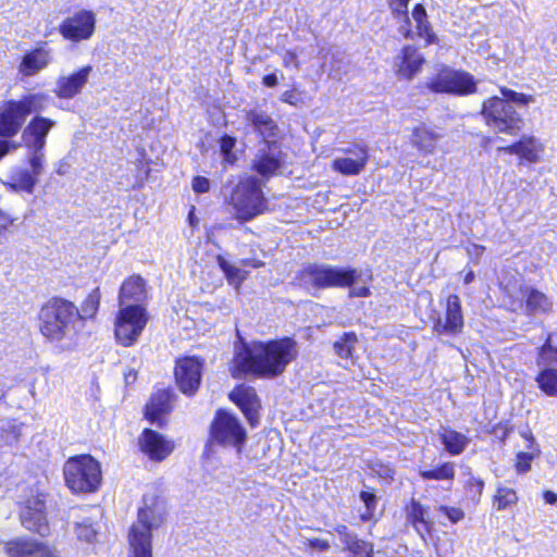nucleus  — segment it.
<instances>
[{
	"label": "nucleus",
	"instance_id": "17",
	"mask_svg": "<svg viewBox=\"0 0 557 557\" xmlns=\"http://www.w3.org/2000/svg\"><path fill=\"white\" fill-rule=\"evenodd\" d=\"M9 557H59L55 548L30 537H17L7 543Z\"/></svg>",
	"mask_w": 557,
	"mask_h": 557
},
{
	"label": "nucleus",
	"instance_id": "29",
	"mask_svg": "<svg viewBox=\"0 0 557 557\" xmlns=\"http://www.w3.org/2000/svg\"><path fill=\"white\" fill-rule=\"evenodd\" d=\"M246 120L263 139L276 136L277 125L268 113L259 110H251L247 112Z\"/></svg>",
	"mask_w": 557,
	"mask_h": 557
},
{
	"label": "nucleus",
	"instance_id": "57",
	"mask_svg": "<svg viewBox=\"0 0 557 557\" xmlns=\"http://www.w3.org/2000/svg\"><path fill=\"white\" fill-rule=\"evenodd\" d=\"M283 65L285 67L293 65L295 69L299 70L300 63L297 59V54L290 50L285 51V53L283 54Z\"/></svg>",
	"mask_w": 557,
	"mask_h": 557
},
{
	"label": "nucleus",
	"instance_id": "12",
	"mask_svg": "<svg viewBox=\"0 0 557 557\" xmlns=\"http://www.w3.org/2000/svg\"><path fill=\"white\" fill-rule=\"evenodd\" d=\"M475 86L476 83L471 74L449 67H443L426 83V87L433 92L454 94L458 96L473 94Z\"/></svg>",
	"mask_w": 557,
	"mask_h": 557
},
{
	"label": "nucleus",
	"instance_id": "36",
	"mask_svg": "<svg viewBox=\"0 0 557 557\" xmlns=\"http://www.w3.org/2000/svg\"><path fill=\"white\" fill-rule=\"evenodd\" d=\"M518 502L517 492L503 484H498L496 487V493L493 498V506L496 510L502 511L505 510Z\"/></svg>",
	"mask_w": 557,
	"mask_h": 557
},
{
	"label": "nucleus",
	"instance_id": "39",
	"mask_svg": "<svg viewBox=\"0 0 557 557\" xmlns=\"http://www.w3.org/2000/svg\"><path fill=\"white\" fill-rule=\"evenodd\" d=\"M536 364L540 368L557 366V348L552 346V336L548 335L543 346L539 349Z\"/></svg>",
	"mask_w": 557,
	"mask_h": 557
},
{
	"label": "nucleus",
	"instance_id": "35",
	"mask_svg": "<svg viewBox=\"0 0 557 557\" xmlns=\"http://www.w3.org/2000/svg\"><path fill=\"white\" fill-rule=\"evenodd\" d=\"M535 381L541 391L547 396L557 397V369L552 367L542 368Z\"/></svg>",
	"mask_w": 557,
	"mask_h": 557
},
{
	"label": "nucleus",
	"instance_id": "44",
	"mask_svg": "<svg viewBox=\"0 0 557 557\" xmlns=\"http://www.w3.org/2000/svg\"><path fill=\"white\" fill-rule=\"evenodd\" d=\"M360 499L364 504V511L360 513V519L362 521H369L373 518L376 505H377V498L376 496L368 491H362L360 493Z\"/></svg>",
	"mask_w": 557,
	"mask_h": 557
},
{
	"label": "nucleus",
	"instance_id": "23",
	"mask_svg": "<svg viewBox=\"0 0 557 557\" xmlns=\"http://www.w3.org/2000/svg\"><path fill=\"white\" fill-rule=\"evenodd\" d=\"M498 150L510 154H517L522 160L530 163H537L542 159L544 145L539 138L524 135L517 143L507 147H502Z\"/></svg>",
	"mask_w": 557,
	"mask_h": 557
},
{
	"label": "nucleus",
	"instance_id": "2",
	"mask_svg": "<svg viewBox=\"0 0 557 557\" xmlns=\"http://www.w3.org/2000/svg\"><path fill=\"white\" fill-rule=\"evenodd\" d=\"M38 326L49 342L71 348L82 327L81 313L73 302L55 298L41 307Z\"/></svg>",
	"mask_w": 557,
	"mask_h": 557
},
{
	"label": "nucleus",
	"instance_id": "50",
	"mask_svg": "<svg viewBox=\"0 0 557 557\" xmlns=\"http://www.w3.org/2000/svg\"><path fill=\"white\" fill-rule=\"evenodd\" d=\"M29 154V164L32 168V172L37 178L42 173V163L45 159V154L42 150L28 149Z\"/></svg>",
	"mask_w": 557,
	"mask_h": 557
},
{
	"label": "nucleus",
	"instance_id": "43",
	"mask_svg": "<svg viewBox=\"0 0 557 557\" xmlns=\"http://www.w3.org/2000/svg\"><path fill=\"white\" fill-rule=\"evenodd\" d=\"M74 532L79 541H84L86 543H92L97 536V530L89 518H84L82 521H77L75 523Z\"/></svg>",
	"mask_w": 557,
	"mask_h": 557
},
{
	"label": "nucleus",
	"instance_id": "38",
	"mask_svg": "<svg viewBox=\"0 0 557 557\" xmlns=\"http://www.w3.org/2000/svg\"><path fill=\"white\" fill-rule=\"evenodd\" d=\"M101 299V293L99 287L94 288L86 299L83 301L81 309H78L81 313V322L85 319L94 318L98 311L99 304ZM83 324L81 323V326Z\"/></svg>",
	"mask_w": 557,
	"mask_h": 557
},
{
	"label": "nucleus",
	"instance_id": "27",
	"mask_svg": "<svg viewBox=\"0 0 557 557\" xmlns=\"http://www.w3.org/2000/svg\"><path fill=\"white\" fill-rule=\"evenodd\" d=\"M172 394L169 389H159L156 392L146 406V418L152 422H159L161 416L168 413L171 409Z\"/></svg>",
	"mask_w": 557,
	"mask_h": 557
},
{
	"label": "nucleus",
	"instance_id": "18",
	"mask_svg": "<svg viewBox=\"0 0 557 557\" xmlns=\"http://www.w3.org/2000/svg\"><path fill=\"white\" fill-rule=\"evenodd\" d=\"M140 450L152 461H162L174 450V443L157 431L145 429L138 441Z\"/></svg>",
	"mask_w": 557,
	"mask_h": 557
},
{
	"label": "nucleus",
	"instance_id": "46",
	"mask_svg": "<svg viewBox=\"0 0 557 557\" xmlns=\"http://www.w3.org/2000/svg\"><path fill=\"white\" fill-rule=\"evenodd\" d=\"M336 532L341 536L342 542L348 549H355L356 547H363L368 550V543L358 540L354 534L349 533L347 527L338 525Z\"/></svg>",
	"mask_w": 557,
	"mask_h": 557
},
{
	"label": "nucleus",
	"instance_id": "10",
	"mask_svg": "<svg viewBox=\"0 0 557 557\" xmlns=\"http://www.w3.org/2000/svg\"><path fill=\"white\" fill-rule=\"evenodd\" d=\"M148 317L140 305L120 307L114 322V334L119 344L124 347L133 346L143 333Z\"/></svg>",
	"mask_w": 557,
	"mask_h": 557
},
{
	"label": "nucleus",
	"instance_id": "15",
	"mask_svg": "<svg viewBox=\"0 0 557 557\" xmlns=\"http://www.w3.org/2000/svg\"><path fill=\"white\" fill-rule=\"evenodd\" d=\"M96 15L91 11L81 10L64 18L59 26L63 38L78 42L88 40L95 33Z\"/></svg>",
	"mask_w": 557,
	"mask_h": 557
},
{
	"label": "nucleus",
	"instance_id": "42",
	"mask_svg": "<svg viewBox=\"0 0 557 557\" xmlns=\"http://www.w3.org/2000/svg\"><path fill=\"white\" fill-rule=\"evenodd\" d=\"M420 475L425 480H453L455 467L451 462H445L433 470H421Z\"/></svg>",
	"mask_w": 557,
	"mask_h": 557
},
{
	"label": "nucleus",
	"instance_id": "28",
	"mask_svg": "<svg viewBox=\"0 0 557 557\" xmlns=\"http://www.w3.org/2000/svg\"><path fill=\"white\" fill-rule=\"evenodd\" d=\"M424 59L414 47L407 46L403 49L400 63L398 64V74L407 79L412 78L421 69Z\"/></svg>",
	"mask_w": 557,
	"mask_h": 557
},
{
	"label": "nucleus",
	"instance_id": "54",
	"mask_svg": "<svg viewBox=\"0 0 557 557\" xmlns=\"http://www.w3.org/2000/svg\"><path fill=\"white\" fill-rule=\"evenodd\" d=\"M442 511L453 523H457L465 518V512L458 507L441 506Z\"/></svg>",
	"mask_w": 557,
	"mask_h": 557
},
{
	"label": "nucleus",
	"instance_id": "30",
	"mask_svg": "<svg viewBox=\"0 0 557 557\" xmlns=\"http://www.w3.org/2000/svg\"><path fill=\"white\" fill-rule=\"evenodd\" d=\"M37 184V177L25 169L14 170L7 185L15 191H27L33 193L35 185Z\"/></svg>",
	"mask_w": 557,
	"mask_h": 557
},
{
	"label": "nucleus",
	"instance_id": "41",
	"mask_svg": "<svg viewBox=\"0 0 557 557\" xmlns=\"http://www.w3.org/2000/svg\"><path fill=\"white\" fill-rule=\"evenodd\" d=\"M218 263L221 270L224 272L230 284L236 287L247 277V272L231 264L223 257H218Z\"/></svg>",
	"mask_w": 557,
	"mask_h": 557
},
{
	"label": "nucleus",
	"instance_id": "9",
	"mask_svg": "<svg viewBox=\"0 0 557 557\" xmlns=\"http://www.w3.org/2000/svg\"><path fill=\"white\" fill-rule=\"evenodd\" d=\"M482 115L486 124L498 133L513 135L521 128L520 115L504 98L494 96L484 101Z\"/></svg>",
	"mask_w": 557,
	"mask_h": 557
},
{
	"label": "nucleus",
	"instance_id": "62",
	"mask_svg": "<svg viewBox=\"0 0 557 557\" xmlns=\"http://www.w3.org/2000/svg\"><path fill=\"white\" fill-rule=\"evenodd\" d=\"M277 82H278V79L275 74H269L262 78V83L267 87H274L277 85Z\"/></svg>",
	"mask_w": 557,
	"mask_h": 557
},
{
	"label": "nucleus",
	"instance_id": "48",
	"mask_svg": "<svg viewBox=\"0 0 557 557\" xmlns=\"http://www.w3.org/2000/svg\"><path fill=\"white\" fill-rule=\"evenodd\" d=\"M336 532L341 536L342 542L348 549H355L356 547H363L368 550V543L358 540L354 534L349 533L347 527L338 525Z\"/></svg>",
	"mask_w": 557,
	"mask_h": 557
},
{
	"label": "nucleus",
	"instance_id": "7",
	"mask_svg": "<svg viewBox=\"0 0 557 557\" xmlns=\"http://www.w3.org/2000/svg\"><path fill=\"white\" fill-rule=\"evenodd\" d=\"M230 205L240 221H249L263 213L265 199L259 180L252 176L240 180L232 193Z\"/></svg>",
	"mask_w": 557,
	"mask_h": 557
},
{
	"label": "nucleus",
	"instance_id": "5",
	"mask_svg": "<svg viewBox=\"0 0 557 557\" xmlns=\"http://www.w3.org/2000/svg\"><path fill=\"white\" fill-rule=\"evenodd\" d=\"M47 96L28 94L18 100H9L0 107V137H14L32 113L46 108Z\"/></svg>",
	"mask_w": 557,
	"mask_h": 557
},
{
	"label": "nucleus",
	"instance_id": "11",
	"mask_svg": "<svg viewBox=\"0 0 557 557\" xmlns=\"http://www.w3.org/2000/svg\"><path fill=\"white\" fill-rule=\"evenodd\" d=\"M211 437L218 444L234 447L240 453L246 441V431L234 414L219 410L211 424Z\"/></svg>",
	"mask_w": 557,
	"mask_h": 557
},
{
	"label": "nucleus",
	"instance_id": "45",
	"mask_svg": "<svg viewBox=\"0 0 557 557\" xmlns=\"http://www.w3.org/2000/svg\"><path fill=\"white\" fill-rule=\"evenodd\" d=\"M336 532L341 536L342 542L348 549H355L356 547H363L368 550V543L358 540L354 534L349 533L347 527L338 525Z\"/></svg>",
	"mask_w": 557,
	"mask_h": 557
},
{
	"label": "nucleus",
	"instance_id": "13",
	"mask_svg": "<svg viewBox=\"0 0 557 557\" xmlns=\"http://www.w3.org/2000/svg\"><path fill=\"white\" fill-rule=\"evenodd\" d=\"M48 497L45 493L32 495L25 500L20 512L23 527L40 536H48L50 534V527L47 520Z\"/></svg>",
	"mask_w": 557,
	"mask_h": 557
},
{
	"label": "nucleus",
	"instance_id": "14",
	"mask_svg": "<svg viewBox=\"0 0 557 557\" xmlns=\"http://www.w3.org/2000/svg\"><path fill=\"white\" fill-rule=\"evenodd\" d=\"M433 333L438 336H457L462 333L465 319L461 301L457 295H449L446 298L445 311L443 315L437 314L432 318Z\"/></svg>",
	"mask_w": 557,
	"mask_h": 557
},
{
	"label": "nucleus",
	"instance_id": "1",
	"mask_svg": "<svg viewBox=\"0 0 557 557\" xmlns=\"http://www.w3.org/2000/svg\"><path fill=\"white\" fill-rule=\"evenodd\" d=\"M297 355V343L289 337L256 343L252 347H245L236 352L231 371L235 377L245 373L273 377L283 373Z\"/></svg>",
	"mask_w": 557,
	"mask_h": 557
},
{
	"label": "nucleus",
	"instance_id": "40",
	"mask_svg": "<svg viewBox=\"0 0 557 557\" xmlns=\"http://www.w3.org/2000/svg\"><path fill=\"white\" fill-rule=\"evenodd\" d=\"M410 0H387L389 9L392 10L395 16L404 17L405 24L400 26L399 32L406 37L409 38L411 35V29L409 26V17H408V3Z\"/></svg>",
	"mask_w": 557,
	"mask_h": 557
},
{
	"label": "nucleus",
	"instance_id": "34",
	"mask_svg": "<svg viewBox=\"0 0 557 557\" xmlns=\"http://www.w3.org/2000/svg\"><path fill=\"white\" fill-rule=\"evenodd\" d=\"M412 18L416 22L418 35L424 38L426 44H433L435 41V34L432 32L431 26L428 22L425 9L422 4H417L412 10Z\"/></svg>",
	"mask_w": 557,
	"mask_h": 557
},
{
	"label": "nucleus",
	"instance_id": "55",
	"mask_svg": "<svg viewBox=\"0 0 557 557\" xmlns=\"http://www.w3.org/2000/svg\"><path fill=\"white\" fill-rule=\"evenodd\" d=\"M235 146V139L230 136H224L221 138L220 148L221 152L224 154L225 160L227 162H232L234 156L232 154V150Z\"/></svg>",
	"mask_w": 557,
	"mask_h": 557
},
{
	"label": "nucleus",
	"instance_id": "60",
	"mask_svg": "<svg viewBox=\"0 0 557 557\" xmlns=\"http://www.w3.org/2000/svg\"><path fill=\"white\" fill-rule=\"evenodd\" d=\"M18 145L7 141V140H0V160L10 151V149H15Z\"/></svg>",
	"mask_w": 557,
	"mask_h": 557
},
{
	"label": "nucleus",
	"instance_id": "59",
	"mask_svg": "<svg viewBox=\"0 0 557 557\" xmlns=\"http://www.w3.org/2000/svg\"><path fill=\"white\" fill-rule=\"evenodd\" d=\"M370 295L369 288L366 286L352 287L349 292L350 297H367Z\"/></svg>",
	"mask_w": 557,
	"mask_h": 557
},
{
	"label": "nucleus",
	"instance_id": "51",
	"mask_svg": "<svg viewBox=\"0 0 557 557\" xmlns=\"http://www.w3.org/2000/svg\"><path fill=\"white\" fill-rule=\"evenodd\" d=\"M500 94L503 96V98L511 101V102H515L517 104H528L530 102L533 101V97L532 96H529V95H525V94H520V92H517L515 90H511L509 88H506V87H502L500 88Z\"/></svg>",
	"mask_w": 557,
	"mask_h": 557
},
{
	"label": "nucleus",
	"instance_id": "16",
	"mask_svg": "<svg viewBox=\"0 0 557 557\" xmlns=\"http://www.w3.org/2000/svg\"><path fill=\"white\" fill-rule=\"evenodd\" d=\"M202 362L195 357L180 359L175 367V380L186 395H193L199 387L201 381Z\"/></svg>",
	"mask_w": 557,
	"mask_h": 557
},
{
	"label": "nucleus",
	"instance_id": "4",
	"mask_svg": "<svg viewBox=\"0 0 557 557\" xmlns=\"http://www.w3.org/2000/svg\"><path fill=\"white\" fill-rule=\"evenodd\" d=\"M63 476L72 493H94L102 481L101 466L90 455L74 456L64 462Z\"/></svg>",
	"mask_w": 557,
	"mask_h": 557
},
{
	"label": "nucleus",
	"instance_id": "25",
	"mask_svg": "<svg viewBox=\"0 0 557 557\" xmlns=\"http://www.w3.org/2000/svg\"><path fill=\"white\" fill-rule=\"evenodd\" d=\"M50 62L51 50L39 47L24 55L18 70L24 76H33L47 67Z\"/></svg>",
	"mask_w": 557,
	"mask_h": 557
},
{
	"label": "nucleus",
	"instance_id": "22",
	"mask_svg": "<svg viewBox=\"0 0 557 557\" xmlns=\"http://www.w3.org/2000/svg\"><path fill=\"white\" fill-rule=\"evenodd\" d=\"M230 398L242 409L251 426L259 421L260 400L255 388L250 386H238L231 394Z\"/></svg>",
	"mask_w": 557,
	"mask_h": 557
},
{
	"label": "nucleus",
	"instance_id": "63",
	"mask_svg": "<svg viewBox=\"0 0 557 557\" xmlns=\"http://www.w3.org/2000/svg\"><path fill=\"white\" fill-rule=\"evenodd\" d=\"M350 550L359 557H370L372 553V546L368 544V550H366L363 547H356L355 549Z\"/></svg>",
	"mask_w": 557,
	"mask_h": 557
},
{
	"label": "nucleus",
	"instance_id": "56",
	"mask_svg": "<svg viewBox=\"0 0 557 557\" xmlns=\"http://www.w3.org/2000/svg\"><path fill=\"white\" fill-rule=\"evenodd\" d=\"M210 188V182L208 178L203 176H196L193 180V189L195 193L203 194L207 193Z\"/></svg>",
	"mask_w": 557,
	"mask_h": 557
},
{
	"label": "nucleus",
	"instance_id": "33",
	"mask_svg": "<svg viewBox=\"0 0 557 557\" xmlns=\"http://www.w3.org/2000/svg\"><path fill=\"white\" fill-rule=\"evenodd\" d=\"M438 135L430 132L425 127H417L412 132L411 141L421 151L432 153L436 147Z\"/></svg>",
	"mask_w": 557,
	"mask_h": 557
},
{
	"label": "nucleus",
	"instance_id": "58",
	"mask_svg": "<svg viewBox=\"0 0 557 557\" xmlns=\"http://www.w3.org/2000/svg\"><path fill=\"white\" fill-rule=\"evenodd\" d=\"M281 101L286 102L292 106H297L300 101L299 97L295 92V90H286L281 95Z\"/></svg>",
	"mask_w": 557,
	"mask_h": 557
},
{
	"label": "nucleus",
	"instance_id": "6",
	"mask_svg": "<svg viewBox=\"0 0 557 557\" xmlns=\"http://www.w3.org/2000/svg\"><path fill=\"white\" fill-rule=\"evenodd\" d=\"M513 309H521L528 315L545 314L552 311L553 300L545 293L529 286L521 278L500 281Z\"/></svg>",
	"mask_w": 557,
	"mask_h": 557
},
{
	"label": "nucleus",
	"instance_id": "52",
	"mask_svg": "<svg viewBox=\"0 0 557 557\" xmlns=\"http://www.w3.org/2000/svg\"><path fill=\"white\" fill-rule=\"evenodd\" d=\"M466 487L472 500L479 502L484 488V481L480 478L471 476L467 481Z\"/></svg>",
	"mask_w": 557,
	"mask_h": 557
},
{
	"label": "nucleus",
	"instance_id": "61",
	"mask_svg": "<svg viewBox=\"0 0 557 557\" xmlns=\"http://www.w3.org/2000/svg\"><path fill=\"white\" fill-rule=\"evenodd\" d=\"M13 223V220L2 210H0V231L7 230L9 226H11Z\"/></svg>",
	"mask_w": 557,
	"mask_h": 557
},
{
	"label": "nucleus",
	"instance_id": "53",
	"mask_svg": "<svg viewBox=\"0 0 557 557\" xmlns=\"http://www.w3.org/2000/svg\"><path fill=\"white\" fill-rule=\"evenodd\" d=\"M533 460V455L530 453H519L517 455L516 469L520 473L528 472L531 468V461Z\"/></svg>",
	"mask_w": 557,
	"mask_h": 557
},
{
	"label": "nucleus",
	"instance_id": "37",
	"mask_svg": "<svg viewBox=\"0 0 557 557\" xmlns=\"http://www.w3.org/2000/svg\"><path fill=\"white\" fill-rule=\"evenodd\" d=\"M357 343V335L354 332H346L334 343L333 347L339 358L354 359V350Z\"/></svg>",
	"mask_w": 557,
	"mask_h": 557
},
{
	"label": "nucleus",
	"instance_id": "49",
	"mask_svg": "<svg viewBox=\"0 0 557 557\" xmlns=\"http://www.w3.org/2000/svg\"><path fill=\"white\" fill-rule=\"evenodd\" d=\"M298 548L306 549L310 548L312 550L325 552L329 549L330 544L327 541L322 539H308L305 536H300L298 540Z\"/></svg>",
	"mask_w": 557,
	"mask_h": 557
},
{
	"label": "nucleus",
	"instance_id": "19",
	"mask_svg": "<svg viewBox=\"0 0 557 557\" xmlns=\"http://www.w3.org/2000/svg\"><path fill=\"white\" fill-rule=\"evenodd\" d=\"M54 125L55 122L48 117L35 116L32 119L22 133L24 146L27 149L44 150L46 137Z\"/></svg>",
	"mask_w": 557,
	"mask_h": 557
},
{
	"label": "nucleus",
	"instance_id": "47",
	"mask_svg": "<svg viewBox=\"0 0 557 557\" xmlns=\"http://www.w3.org/2000/svg\"><path fill=\"white\" fill-rule=\"evenodd\" d=\"M336 532L341 536L342 542L348 549H355L356 547H363L368 550V543L358 540L354 534L349 533L347 527L338 525Z\"/></svg>",
	"mask_w": 557,
	"mask_h": 557
},
{
	"label": "nucleus",
	"instance_id": "21",
	"mask_svg": "<svg viewBox=\"0 0 557 557\" xmlns=\"http://www.w3.org/2000/svg\"><path fill=\"white\" fill-rule=\"evenodd\" d=\"M92 71L90 65L84 66L77 72L60 76L55 83L54 94L62 99H72L82 91Z\"/></svg>",
	"mask_w": 557,
	"mask_h": 557
},
{
	"label": "nucleus",
	"instance_id": "31",
	"mask_svg": "<svg viewBox=\"0 0 557 557\" xmlns=\"http://www.w3.org/2000/svg\"><path fill=\"white\" fill-rule=\"evenodd\" d=\"M408 517L422 537H424V532L429 533L431 531L432 523L428 520V511L420 503L411 502Z\"/></svg>",
	"mask_w": 557,
	"mask_h": 557
},
{
	"label": "nucleus",
	"instance_id": "20",
	"mask_svg": "<svg viewBox=\"0 0 557 557\" xmlns=\"http://www.w3.org/2000/svg\"><path fill=\"white\" fill-rule=\"evenodd\" d=\"M347 157L335 158L332 162V169L343 175L354 176L360 174L368 162L369 154L364 147L345 149Z\"/></svg>",
	"mask_w": 557,
	"mask_h": 557
},
{
	"label": "nucleus",
	"instance_id": "26",
	"mask_svg": "<svg viewBox=\"0 0 557 557\" xmlns=\"http://www.w3.org/2000/svg\"><path fill=\"white\" fill-rule=\"evenodd\" d=\"M146 297L145 281L138 276L133 275L128 277L121 286L119 295L120 307L129 305L128 302H139Z\"/></svg>",
	"mask_w": 557,
	"mask_h": 557
},
{
	"label": "nucleus",
	"instance_id": "24",
	"mask_svg": "<svg viewBox=\"0 0 557 557\" xmlns=\"http://www.w3.org/2000/svg\"><path fill=\"white\" fill-rule=\"evenodd\" d=\"M280 166V151L275 144L268 145L264 150H259L253 160V169L264 177L274 175Z\"/></svg>",
	"mask_w": 557,
	"mask_h": 557
},
{
	"label": "nucleus",
	"instance_id": "64",
	"mask_svg": "<svg viewBox=\"0 0 557 557\" xmlns=\"http://www.w3.org/2000/svg\"><path fill=\"white\" fill-rule=\"evenodd\" d=\"M545 503L555 505L557 503V494L553 491H545L543 494Z\"/></svg>",
	"mask_w": 557,
	"mask_h": 557
},
{
	"label": "nucleus",
	"instance_id": "32",
	"mask_svg": "<svg viewBox=\"0 0 557 557\" xmlns=\"http://www.w3.org/2000/svg\"><path fill=\"white\" fill-rule=\"evenodd\" d=\"M441 440L446 450L451 455L461 454L469 443L466 435L447 429L442 432Z\"/></svg>",
	"mask_w": 557,
	"mask_h": 557
},
{
	"label": "nucleus",
	"instance_id": "8",
	"mask_svg": "<svg viewBox=\"0 0 557 557\" xmlns=\"http://www.w3.org/2000/svg\"><path fill=\"white\" fill-rule=\"evenodd\" d=\"M298 280L307 288L348 287L356 282L357 271L313 263L300 271Z\"/></svg>",
	"mask_w": 557,
	"mask_h": 557
},
{
	"label": "nucleus",
	"instance_id": "3",
	"mask_svg": "<svg viewBox=\"0 0 557 557\" xmlns=\"http://www.w3.org/2000/svg\"><path fill=\"white\" fill-rule=\"evenodd\" d=\"M164 521V509L159 502H152L151 505L145 503V507L139 509L138 519L133 524L129 534L128 557H152L151 536Z\"/></svg>",
	"mask_w": 557,
	"mask_h": 557
}]
</instances>
